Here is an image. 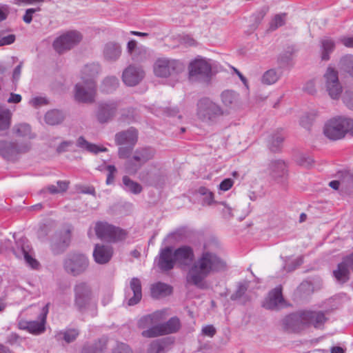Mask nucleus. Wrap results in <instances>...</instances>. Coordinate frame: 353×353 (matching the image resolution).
Wrapping results in <instances>:
<instances>
[{
	"instance_id": "a211bd4d",
	"label": "nucleus",
	"mask_w": 353,
	"mask_h": 353,
	"mask_svg": "<svg viewBox=\"0 0 353 353\" xmlns=\"http://www.w3.org/2000/svg\"><path fill=\"white\" fill-rule=\"evenodd\" d=\"M303 312L292 313L282 321L283 329L286 332H298L304 328Z\"/></svg>"
},
{
	"instance_id": "4c0bfd02",
	"label": "nucleus",
	"mask_w": 353,
	"mask_h": 353,
	"mask_svg": "<svg viewBox=\"0 0 353 353\" xmlns=\"http://www.w3.org/2000/svg\"><path fill=\"white\" fill-rule=\"evenodd\" d=\"M151 296L157 299L161 296H168L172 294V287L168 284L158 282L151 287Z\"/></svg>"
},
{
	"instance_id": "f8f14e48",
	"label": "nucleus",
	"mask_w": 353,
	"mask_h": 353,
	"mask_svg": "<svg viewBox=\"0 0 353 353\" xmlns=\"http://www.w3.org/2000/svg\"><path fill=\"white\" fill-rule=\"evenodd\" d=\"M97 94L96 81L77 83L74 87V98L79 103H92Z\"/></svg>"
},
{
	"instance_id": "b1692460",
	"label": "nucleus",
	"mask_w": 353,
	"mask_h": 353,
	"mask_svg": "<svg viewBox=\"0 0 353 353\" xmlns=\"http://www.w3.org/2000/svg\"><path fill=\"white\" fill-rule=\"evenodd\" d=\"M284 302V299L282 294L281 286H277L269 293L268 299L263 304V306L270 310L277 309L279 304Z\"/></svg>"
},
{
	"instance_id": "4468645a",
	"label": "nucleus",
	"mask_w": 353,
	"mask_h": 353,
	"mask_svg": "<svg viewBox=\"0 0 353 353\" xmlns=\"http://www.w3.org/2000/svg\"><path fill=\"white\" fill-rule=\"evenodd\" d=\"M12 252L19 259H23L26 263L34 269H37L39 263L32 257V248L26 239H20L16 241V247L12 248Z\"/></svg>"
},
{
	"instance_id": "37998d69",
	"label": "nucleus",
	"mask_w": 353,
	"mask_h": 353,
	"mask_svg": "<svg viewBox=\"0 0 353 353\" xmlns=\"http://www.w3.org/2000/svg\"><path fill=\"white\" fill-rule=\"evenodd\" d=\"M168 344V339L154 340L150 343L147 353H163Z\"/></svg>"
},
{
	"instance_id": "79ce46f5",
	"label": "nucleus",
	"mask_w": 353,
	"mask_h": 353,
	"mask_svg": "<svg viewBox=\"0 0 353 353\" xmlns=\"http://www.w3.org/2000/svg\"><path fill=\"white\" fill-rule=\"evenodd\" d=\"M341 190L353 196V175L348 172L341 173Z\"/></svg>"
},
{
	"instance_id": "8fccbe9b",
	"label": "nucleus",
	"mask_w": 353,
	"mask_h": 353,
	"mask_svg": "<svg viewBox=\"0 0 353 353\" xmlns=\"http://www.w3.org/2000/svg\"><path fill=\"white\" fill-rule=\"evenodd\" d=\"M281 77V73H278L275 69H270L264 72L261 81L263 84L272 85L275 83Z\"/></svg>"
},
{
	"instance_id": "c85d7f7f",
	"label": "nucleus",
	"mask_w": 353,
	"mask_h": 353,
	"mask_svg": "<svg viewBox=\"0 0 353 353\" xmlns=\"http://www.w3.org/2000/svg\"><path fill=\"white\" fill-rule=\"evenodd\" d=\"M223 104L229 108L237 107L240 102L239 94L232 90H225L221 94Z\"/></svg>"
},
{
	"instance_id": "2f4dec72",
	"label": "nucleus",
	"mask_w": 353,
	"mask_h": 353,
	"mask_svg": "<svg viewBox=\"0 0 353 353\" xmlns=\"http://www.w3.org/2000/svg\"><path fill=\"white\" fill-rule=\"evenodd\" d=\"M76 145L79 148L93 154H98L100 152H106L108 150L105 147H99L94 143L88 142L83 136H80L77 139Z\"/></svg>"
},
{
	"instance_id": "13d9d810",
	"label": "nucleus",
	"mask_w": 353,
	"mask_h": 353,
	"mask_svg": "<svg viewBox=\"0 0 353 353\" xmlns=\"http://www.w3.org/2000/svg\"><path fill=\"white\" fill-rule=\"evenodd\" d=\"M198 193L203 196V203L206 205H211L214 203V194L205 187H200L198 189Z\"/></svg>"
},
{
	"instance_id": "6e6d98bb",
	"label": "nucleus",
	"mask_w": 353,
	"mask_h": 353,
	"mask_svg": "<svg viewBox=\"0 0 353 353\" xmlns=\"http://www.w3.org/2000/svg\"><path fill=\"white\" fill-rule=\"evenodd\" d=\"M286 14L281 13L276 14L274 19L270 23L269 30L274 31L278 28L281 27L285 23Z\"/></svg>"
},
{
	"instance_id": "c03bdc74",
	"label": "nucleus",
	"mask_w": 353,
	"mask_h": 353,
	"mask_svg": "<svg viewBox=\"0 0 353 353\" xmlns=\"http://www.w3.org/2000/svg\"><path fill=\"white\" fill-rule=\"evenodd\" d=\"M339 66L341 72L353 77V55L347 54L343 57L339 61Z\"/></svg>"
},
{
	"instance_id": "39448f33",
	"label": "nucleus",
	"mask_w": 353,
	"mask_h": 353,
	"mask_svg": "<svg viewBox=\"0 0 353 353\" xmlns=\"http://www.w3.org/2000/svg\"><path fill=\"white\" fill-rule=\"evenodd\" d=\"M74 306L81 314L87 312L93 303V294L91 286L86 282L81 281L74 286Z\"/></svg>"
},
{
	"instance_id": "393cba45",
	"label": "nucleus",
	"mask_w": 353,
	"mask_h": 353,
	"mask_svg": "<svg viewBox=\"0 0 353 353\" xmlns=\"http://www.w3.org/2000/svg\"><path fill=\"white\" fill-rule=\"evenodd\" d=\"M101 72V66L97 63L85 64L81 70V79L83 83L95 81L94 79Z\"/></svg>"
},
{
	"instance_id": "72a5a7b5",
	"label": "nucleus",
	"mask_w": 353,
	"mask_h": 353,
	"mask_svg": "<svg viewBox=\"0 0 353 353\" xmlns=\"http://www.w3.org/2000/svg\"><path fill=\"white\" fill-rule=\"evenodd\" d=\"M65 119V114L61 110L52 109L48 111L44 115L45 122L50 125L61 124Z\"/></svg>"
},
{
	"instance_id": "864d4df0",
	"label": "nucleus",
	"mask_w": 353,
	"mask_h": 353,
	"mask_svg": "<svg viewBox=\"0 0 353 353\" xmlns=\"http://www.w3.org/2000/svg\"><path fill=\"white\" fill-rule=\"evenodd\" d=\"M141 335L145 338H155L163 336L160 324H157L150 327L148 329L143 330Z\"/></svg>"
},
{
	"instance_id": "2eb2a0df",
	"label": "nucleus",
	"mask_w": 353,
	"mask_h": 353,
	"mask_svg": "<svg viewBox=\"0 0 353 353\" xmlns=\"http://www.w3.org/2000/svg\"><path fill=\"white\" fill-rule=\"evenodd\" d=\"M154 262L157 263L159 269L163 272L172 270L175 264H176L172 247L167 246L161 248L159 255L155 258Z\"/></svg>"
},
{
	"instance_id": "1a4fd4ad",
	"label": "nucleus",
	"mask_w": 353,
	"mask_h": 353,
	"mask_svg": "<svg viewBox=\"0 0 353 353\" xmlns=\"http://www.w3.org/2000/svg\"><path fill=\"white\" fill-rule=\"evenodd\" d=\"M182 64L174 59L159 58L154 63V74L158 77L166 78L182 70Z\"/></svg>"
},
{
	"instance_id": "69168bd1",
	"label": "nucleus",
	"mask_w": 353,
	"mask_h": 353,
	"mask_svg": "<svg viewBox=\"0 0 353 353\" xmlns=\"http://www.w3.org/2000/svg\"><path fill=\"white\" fill-rule=\"evenodd\" d=\"M150 321L151 322V326L160 324L163 319V313L160 311H156L152 314H148Z\"/></svg>"
},
{
	"instance_id": "a878e982",
	"label": "nucleus",
	"mask_w": 353,
	"mask_h": 353,
	"mask_svg": "<svg viewBox=\"0 0 353 353\" xmlns=\"http://www.w3.org/2000/svg\"><path fill=\"white\" fill-rule=\"evenodd\" d=\"M140 179L150 185H157L164 181V174L160 170L152 172L149 170H144L140 173Z\"/></svg>"
},
{
	"instance_id": "338daca9",
	"label": "nucleus",
	"mask_w": 353,
	"mask_h": 353,
	"mask_svg": "<svg viewBox=\"0 0 353 353\" xmlns=\"http://www.w3.org/2000/svg\"><path fill=\"white\" fill-rule=\"evenodd\" d=\"M150 321L151 322V326L160 324L163 319V313L160 311H156L152 314H148Z\"/></svg>"
},
{
	"instance_id": "dca6fc26",
	"label": "nucleus",
	"mask_w": 353,
	"mask_h": 353,
	"mask_svg": "<svg viewBox=\"0 0 353 353\" xmlns=\"http://www.w3.org/2000/svg\"><path fill=\"white\" fill-rule=\"evenodd\" d=\"M145 72L141 66L131 64L122 73V80L124 84L133 87L138 85L144 78Z\"/></svg>"
},
{
	"instance_id": "c756f323",
	"label": "nucleus",
	"mask_w": 353,
	"mask_h": 353,
	"mask_svg": "<svg viewBox=\"0 0 353 353\" xmlns=\"http://www.w3.org/2000/svg\"><path fill=\"white\" fill-rule=\"evenodd\" d=\"M335 46V41L329 37H324L320 40L321 57L323 61H328L330 59V54L334 50Z\"/></svg>"
},
{
	"instance_id": "e433bc0d",
	"label": "nucleus",
	"mask_w": 353,
	"mask_h": 353,
	"mask_svg": "<svg viewBox=\"0 0 353 353\" xmlns=\"http://www.w3.org/2000/svg\"><path fill=\"white\" fill-rule=\"evenodd\" d=\"M39 321H30L28 331L33 334H40L44 332L46 322V312L41 313L39 316Z\"/></svg>"
},
{
	"instance_id": "4d7b16f0",
	"label": "nucleus",
	"mask_w": 353,
	"mask_h": 353,
	"mask_svg": "<svg viewBox=\"0 0 353 353\" xmlns=\"http://www.w3.org/2000/svg\"><path fill=\"white\" fill-rule=\"evenodd\" d=\"M296 161L299 165L305 168H310L314 163V160L312 157L305 154H299L296 157Z\"/></svg>"
},
{
	"instance_id": "6ab92c4d",
	"label": "nucleus",
	"mask_w": 353,
	"mask_h": 353,
	"mask_svg": "<svg viewBox=\"0 0 353 353\" xmlns=\"http://www.w3.org/2000/svg\"><path fill=\"white\" fill-rule=\"evenodd\" d=\"M270 176L278 183H284L287 179V166L284 161L281 159L272 160L269 164Z\"/></svg>"
},
{
	"instance_id": "f257e3e1",
	"label": "nucleus",
	"mask_w": 353,
	"mask_h": 353,
	"mask_svg": "<svg viewBox=\"0 0 353 353\" xmlns=\"http://www.w3.org/2000/svg\"><path fill=\"white\" fill-rule=\"evenodd\" d=\"M173 252L179 267L190 268L185 278L187 283L199 289L205 288V280L210 274L227 270L226 262L210 251L203 252L196 260L193 248L188 245L179 246Z\"/></svg>"
},
{
	"instance_id": "a19ab883",
	"label": "nucleus",
	"mask_w": 353,
	"mask_h": 353,
	"mask_svg": "<svg viewBox=\"0 0 353 353\" xmlns=\"http://www.w3.org/2000/svg\"><path fill=\"white\" fill-rule=\"evenodd\" d=\"M12 133L17 137H26L28 139H32L34 137L32 135L31 127L28 123H18L15 124L12 127Z\"/></svg>"
},
{
	"instance_id": "5fc2aeb1",
	"label": "nucleus",
	"mask_w": 353,
	"mask_h": 353,
	"mask_svg": "<svg viewBox=\"0 0 353 353\" xmlns=\"http://www.w3.org/2000/svg\"><path fill=\"white\" fill-rule=\"evenodd\" d=\"M143 165L134 160V156L125 163V169L129 174H135Z\"/></svg>"
},
{
	"instance_id": "20e7f679",
	"label": "nucleus",
	"mask_w": 353,
	"mask_h": 353,
	"mask_svg": "<svg viewBox=\"0 0 353 353\" xmlns=\"http://www.w3.org/2000/svg\"><path fill=\"white\" fill-rule=\"evenodd\" d=\"M196 106V115L203 122L215 123L223 115L222 108L208 97L200 99Z\"/></svg>"
},
{
	"instance_id": "473e14b6",
	"label": "nucleus",
	"mask_w": 353,
	"mask_h": 353,
	"mask_svg": "<svg viewBox=\"0 0 353 353\" xmlns=\"http://www.w3.org/2000/svg\"><path fill=\"white\" fill-rule=\"evenodd\" d=\"M163 335L176 333L181 328V321L177 316L171 317L168 321L160 323Z\"/></svg>"
},
{
	"instance_id": "58836bf2",
	"label": "nucleus",
	"mask_w": 353,
	"mask_h": 353,
	"mask_svg": "<svg viewBox=\"0 0 353 353\" xmlns=\"http://www.w3.org/2000/svg\"><path fill=\"white\" fill-rule=\"evenodd\" d=\"M119 81L115 76L106 77L101 82L100 90L105 94L113 92L119 87Z\"/></svg>"
},
{
	"instance_id": "9b49d317",
	"label": "nucleus",
	"mask_w": 353,
	"mask_h": 353,
	"mask_svg": "<svg viewBox=\"0 0 353 353\" xmlns=\"http://www.w3.org/2000/svg\"><path fill=\"white\" fill-rule=\"evenodd\" d=\"M323 77L325 81V88L332 99H339L343 92V87L339 80L338 71L329 66Z\"/></svg>"
},
{
	"instance_id": "9d476101",
	"label": "nucleus",
	"mask_w": 353,
	"mask_h": 353,
	"mask_svg": "<svg viewBox=\"0 0 353 353\" xmlns=\"http://www.w3.org/2000/svg\"><path fill=\"white\" fill-rule=\"evenodd\" d=\"M119 103L117 101L109 100L99 101L95 111V117L100 124H106L114 119Z\"/></svg>"
},
{
	"instance_id": "0e129e2a",
	"label": "nucleus",
	"mask_w": 353,
	"mask_h": 353,
	"mask_svg": "<svg viewBox=\"0 0 353 353\" xmlns=\"http://www.w3.org/2000/svg\"><path fill=\"white\" fill-rule=\"evenodd\" d=\"M134 146L125 145H121L118 150V156L120 159H128L132 154Z\"/></svg>"
},
{
	"instance_id": "ddd939ff",
	"label": "nucleus",
	"mask_w": 353,
	"mask_h": 353,
	"mask_svg": "<svg viewBox=\"0 0 353 353\" xmlns=\"http://www.w3.org/2000/svg\"><path fill=\"white\" fill-rule=\"evenodd\" d=\"M82 39L81 34L73 30L60 36L53 43L54 49L59 54L70 50Z\"/></svg>"
},
{
	"instance_id": "cd10ccee",
	"label": "nucleus",
	"mask_w": 353,
	"mask_h": 353,
	"mask_svg": "<svg viewBox=\"0 0 353 353\" xmlns=\"http://www.w3.org/2000/svg\"><path fill=\"white\" fill-rule=\"evenodd\" d=\"M156 154V150L152 147H143L137 148L134 152V160L139 161L142 165L152 159Z\"/></svg>"
},
{
	"instance_id": "7ed1b4c3",
	"label": "nucleus",
	"mask_w": 353,
	"mask_h": 353,
	"mask_svg": "<svg viewBox=\"0 0 353 353\" xmlns=\"http://www.w3.org/2000/svg\"><path fill=\"white\" fill-rule=\"evenodd\" d=\"M347 132L353 135V119L344 117L331 119L323 128L325 136L333 141L343 138Z\"/></svg>"
},
{
	"instance_id": "4be33fe9",
	"label": "nucleus",
	"mask_w": 353,
	"mask_h": 353,
	"mask_svg": "<svg viewBox=\"0 0 353 353\" xmlns=\"http://www.w3.org/2000/svg\"><path fill=\"white\" fill-rule=\"evenodd\" d=\"M122 48L121 45L115 41L106 43L103 48V57L105 61L112 63L117 61L121 57Z\"/></svg>"
},
{
	"instance_id": "f03ea898",
	"label": "nucleus",
	"mask_w": 353,
	"mask_h": 353,
	"mask_svg": "<svg viewBox=\"0 0 353 353\" xmlns=\"http://www.w3.org/2000/svg\"><path fill=\"white\" fill-rule=\"evenodd\" d=\"M31 148L32 144L30 141L0 140V157L8 162H17L21 157L28 153Z\"/></svg>"
},
{
	"instance_id": "f3484780",
	"label": "nucleus",
	"mask_w": 353,
	"mask_h": 353,
	"mask_svg": "<svg viewBox=\"0 0 353 353\" xmlns=\"http://www.w3.org/2000/svg\"><path fill=\"white\" fill-rule=\"evenodd\" d=\"M303 316L305 326H313L316 329H322L328 319L323 311H303Z\"/></svg>"
},
{
	"instance_id": "3c124183",
	"label": "nucleus",
	"mask_w": 353,
	"mask_h": 353,
	"mask_svg": "<svg viewBox=\"0 0 353 353\" xmlns=\"http://www.w3.org/2000/svg\"><path fill=\"white\" fill-rule=\"evenodd\" d=\"M268 7L263 6L251 17L252 20L254 21V23L251 26L252 30H255L258 27L268 12Z\"/></svg>"
},
{
	"instance_id": "680f3d73",
	"label": "nucleus",
	"mask_w": 353,
	"mask_h": 353,
	"mask_svg": "<svg viewBox=\"0 0 353 353\" xmlns=\"http://www.w3.org/2000/svg\"><path fill=\"white\" fill-rule=\"evenodd\" d=\"M16 37L13 34H6L3 30L0 31V46L10 45L14 42Z\"/></svg>"
},
{
	"instance_id": "bf43d9fd",
	"label": "nucleus",
	"mask_w": 353,
	"mask_h": 353,
	"mask_svg": "<svg viewBox=\"0 0 353 353\" xmlns=\"http://www.w3.org/2000/svg\"><path fill=\"white\" fill-rule=\"evenodd\" d=\"M248 285L245 283L240 282L238 283L236 290L230 296L232 301H237L240 299L246 292Z\"/></svg>"
},
{
	"instance_id": "423d86ee",
	"label": "nucleus",
	"mask_w": 353,
	"mask_h": 353,
	"mask_svg": "<svg viewBox=\"0 0 353 353\" xmlns=\"http://www.w3.org/2000/svg\"><path fill=\"white\" fill-rule=\"evenodd\" d=\"M64 270L73 276L84 273L89 266L88 257L81 253H70L63 260Z\"/></svg>"
},
{
	"instance_id": "412c9836",
	"label": "nucleus",
	"mask_w": 353,
	"mask_h": 353,
	"mask_svg": "<svg viewBox=\"0 0 353 353\" xmlns=\"http://www.w3.org/2000/svg\"><path fill=\"white\" fill-rule=\"evenodd\" d=\"M70 243V230H67L63 233L55 234L51 243V250L54 254L63 253Z\"/></svg>"
},
{
	"instance_id": "ea45409f",
	"label": "nucleus",
	"mask_w": 353,
	"mask_h": 353,
	"mask_svg": "<svg viewBox=\"0 0 353 353\" xmlns=\"http://www.w3.org/2000/svg\"><path fill=\"white\" fill-rule=\"evenodd\" d=\"M79 335V330L75 328H69L61 331L55 336L57 341L64 340L67 343L74 341Z\"/></svg>"
},
{
	"instance_id": "e2e57ef3",
	"label": "nucleus",
	"mask_w": 353,
	"mask_h": 353,
	"mask_svg": "<svg viewBox=\"0 0 353 353\" xmlns=\"http://www.w3.org/2000/svg\"><path fill=\"white\" fill-rule=\"evenodd\" d=\"M315 114L313 113H305L300 119V124L301 126L306 129H309L313 121L314 120Z\"/></svg>"
},
{
	"instance_id": "774afa93",
	"label": "nucleus",
	"mask_w": 353,
	"mask_h": 353,
	"mask_svg": "<svg viewBox=\"0 0 353 353\" xmlns=\"http://www.w3.org/2000/svg\"><path fill=\"white\" fill-rule=\"evenodd\" d=\"M343 101L349 109L353 110V92L346 91L343 96Z\"/></svg>"
},
{
	"instance_id": "49530a36",
	"label": "nucleus",
	"mask_w": 353,
	"mask_h": 353,
	"mask_svg": "<svg viewBox=\"0 0 353 353\" xmlns=\"http://www.w3.org/2000/svg\"><path fill=\"white\" fill-rule=\"evenodd\" d=\"M57 186L54 185H49L46 188L42 189L40 193L50 192L52 194L61 193L65 192L68 188L69 182L66 181H58Z\"/></svg>"
},
{
	"instance_id": "6e6552de",
	"label": "nucleus",
	"mask_w": 353,
	"mask_h": 353,
	"mask_svg": "<svg viewBox=\"0 0 353 353\" xmlns=\"http://www.w3.org/2000/svg\"><path fill=\"white\" fill-rule=\"evenodd\" d=\"M94 230L96 235L99 239L110 242L122 240L126 235L123 230L108 224L106 222H97Z\"/></svg>"
},
{
	"instance_id": "7c9ffc66",
	"label": "nucleus",
	"mask_w": 353,
	"mask_h": 353,
	"mask_svg": "<svg viewBox=\"0 0 353 353\" xmlns=\"http://www.w3.org/2000/svg\"><path fill=\"white\" fill-rule=\"evenodd\" d=\"M108 339L102 337L93 343L85 344L82 348V353H103L107 349Z\"/></svg>"
},
{
	"instance_id": "0eeeda50",
	"label": "nucleus",
	"mask_w": 353,
	"mask_h": 353,
	"mask_svg": "<svg viewBox=\"0 0 353 353\" xmlns=\"http://www.w3.org/2000/svg\"><path fill=\"white\" fill-rule=\"evenodd\" d=\"M189 79L192 82L208 83L210 79L212 68L210 64L203 59H195L188 66Z\"/></svg>"
},
{
	"instance_id": "bb28decb",
	"label": "nucleus",
	"mask_w": 353,
	"mask_h": 353,
	"mask_svg": "<svg viewBox=\"0 0 353 353\" xmlns=\"http://www.w3.org/2000/svg\"><path fill=\"white\" fill-rule=\"evenodd\" d=\"M130 288L133 293V296L128 299V305L132 306L139 303L142 298V288L140 279L137 277L132 278L130 282Z\"/></svg>"
},
{
	"instance_id": "a18cd8bd",
	"label": "nucleus",
	"mask_w": 353,
	"mask_h": 353,
	"mask_svg": "<svg viewBox=\"0 0 353 353\" xmlns=\"http://www.w3.org/2000/svg\"><path fill=\"white\" fill-rule=\"evenodd\" d=\"M333 275L339 283H345L350 280V270L340 263L337 269L333 271Z\"/></svg>"
},
{
	"instance_id": "c9c22d12",
	"label": "nucleus",
	"mask_w": 353,
	"mask_h": 353,
	"mask_svg": "<svg viewBox=\"0 0 353 353\" xmlns=\"http://www.w3.org/2000/svg\"><path fill=\"white\" fill-rule=\"evenodd\" d=\"M284 137L280 131H277L269 136L268 147L272 152H279L281 150Z\"/></svg>"
},
{
	"instance_id": "de8ad7c7",
	"label": "nucleus",
	"mask_w": 353,
	"mask_h": 353,
	"mask_svg": "<svg viewBox=\"0 0 353 353\" xmlns=\"http://www.w3.org/2000/svg\"><path fill=\"white\" fill-rule=\"evenodd\" d=\"M12 113L9 109L0 105V131L9 129L11 124Z\"/></svg>"
},
{
	"instance_id": "5701e85b",
	"label": "nucleus",
	"mask_w": 353,
	"mask_h": 353,
	"mask_svg": "<svg viewBox=\"0 0 353 353\" xmlns=\"http://www.w3.org/2000/svg\"><path fill=\"white\" fill-rule=\"evenodd\" d=\"M113 254V249L110 245L96 244L93 251V257L98 264L108 263Z\"/></svg>"
},
{
	"instance_id": "aec40b11",
	"label": "nucleus",
	"mask_w": 353,
	"mask_h": 353,
	"mask_svg": "<svg viewBox=\"0 0 353 353\" xmlns=\"http://www.w3.org/2000/svg\"><path fill=\"white\" fill-rule=\"evenodd\" d=\"M137 141L138 130L134 127L119 132L114 136V141L117 145H128L134 146Z\"/></svg>"
},
{
	"instance_id": "603ef678",
	"label": "nucleus",
	"mask_w": 353,
	"mask_h": 353,
	"mask_svg": "<svg viewBox=\"0 0 353 353\" xmlns=\"http://www.w3.org/2000/svg\"><path fill=\"white\" fill-rule=\"evenodd\" d=\"M135 120V112L132 108H128L122 110L119 121L121 123L130 124Z\"/></svg>"
},
{
	"instance_id": "f704fd0d",
	"label": "nucleus",
	"mask_w": 353,
	"mask_h": 353,
	"mask_svg": "<svg viewBox=\"0 0 353 353\" xmlns=\"http://www.w3.org/2000/svg\"><path fill=\"white\" fill-rule=\"evenodd\" d=\"M294 52V48L288 47L285 52L279 54L277 63L280 68H291L293 67L292 54Z\"/></svg>"
},
{
	"instance_id": "052dcab7",
	"label": "nucleus",
	"mask_w": 353,
	"mask_h": 353,
	"mask_svg": "<svg viewBox=\"0 0 353 353\" xmlns=\"http://www.w3.org/2000/svg\"><path fill=\"white\" fill-rule=\"evenodd\" d=\"M111 353H133L130 347L124 343L117 342L112 348Z\"/></svg>"
},
{
	"instance_id": "09e8293b",
	"label": "nucleus",
	"mask_w": 353,
	"mask_h": 353,
	"mask_svg": "<svg viewBox=\"0 0 353 353\" xmlns=\"http://www.w3.org/2000/svg\"><path fill=\"white\" fill-rule=\"evenodd\" d=\"M122 181L126 191L134 194H138L142 192V186L139 183L132 181L129 176H123Z\"/></svg>"
}]
</instances>
